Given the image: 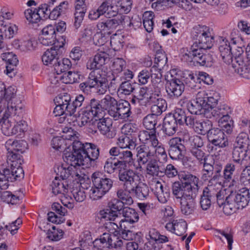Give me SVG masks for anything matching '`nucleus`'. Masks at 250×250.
I'll return each instance as SVG.
<instances>
[{
    "mask_svg": "<svg viewBox=\"0 0 250 250\" xmlns=\"http://www.w3.org/2000/svg\"><path fill=\"white\" fill-rule=\"evenodd\" d=\"M180 181L174 182L171 186L172 193L181 205V211L185 215L192 214L195 208L194 198L199 188V179L189 173L179 175Z\"/></svg>",
    "mask_w": 250,
    "mask_h": 250,
    "instance_id": "nucleus-1",
    "label": "nucleus"
},
{
    "mask_svg": "<svg viewBox=\"0 0 250 250\" xmlns=\"http://www.w3.org/2000/svg\"><path fill=\"white\" fill-rule=\"evenodd\" d=\"M109 59V55L104 51L97 53L93 59L88 60L86 67L93 70L89 74L85 82L79 84V89L83 93L89 94L93 88H96L99 94H103L106 91L107 86V79L102 76L100 68Z\"/></svg>",
    "mask_w": 250,
    "mask_h": 250,
    "instance_id": "nucleus-2",
    "label": "nucleus"
},
{
    "mask_svg": "<svg viewBox=\"0 0 250 250\" xmlns=\"http://www.w3.org/2000/svg\"><path fill=\"white\" fill-rule=\"evenodd\" d=\"M208 48V46L202 45L196 41L191 46V51L186 53L184 57L187 61L193 62L194 64L210 67L213 59L211 54L207 53L206 49Z\"/></svg>",
    "mask_w": 250,
    "mask_h": 250,
    "instance_id": "nucleus-3",
    "label": "nucleus"
},
{
    "mask_svg": "<svg viewBox=\"0 0 250 250\" xmlns=\"http://www.w3.org/2000/svg\"><path fill=\"white\" fill-rule=\"evenodd\" d=\"M93 187L89 190V197L98 200L107 193L113 186V181L100 172L93 173L91 176Z\"/></svg>",
    "mask_w": 250,
    "mask_h": 250,
    "instance_id": "nucleus-4",
    "label": "nucleus"
},
{
    "mask_svg": "<svg viewBox=\"0 0 250 250\" xmlns=\"http://www.w3.org/2000/svg\"><path fill=\"white\" fill-rule=\"evenodd\" d=\"M223 192L215 185H208L205 187L201 196L200 204L201 208L204 210L209 209L211 204L217 202L220 207L223 204Z\"/></svg>",
    "mask_w": 250,
    "mask_h": 250,
    "instance_id": "nucleus-5",
    "label": "nucleus"
},
{
    "mask_svg": "<svg viewBox=\"0 0 250 250\" xmlns=\"http://www.w3.org/2000/svg\"><path fill=\"white\" fill-rule=\"evenodd\" d=\"M17 89L15 86H10L7 88L3 83L0 84V97H3L7 102L5 111L9 112L21 110V100L17 97Z\"/></svg>",
    "mask_w": 250,
    "mask_h": 250,
    "instance_id": "nucleus-6",
    "label": "nucleus"
},
{
    "mask_svg": "<svg viewBox=\"0 0 250 250\" xmlns=\"http://www.w3.org/2000/svg\"><path fill=\"white\" fill-rule=\"evenodd\" d=\"M18 111H14L9 112L8 111H5V114L0 119L1 129L5 135L10 136L17 134L16 122L20 123V119L17 117Z\"/></svg>",
    "mask_w": 250,
    "mask_h": 250,
    "instance_id": "nucleus-7",
    "label": "nucleus"
},
{
    "mask_svg": "<svg viewBox=\"0 0 250 250\" xmlns=\"http://www.w3.org/2000/svg\"><path fill=\"white\" fill-rule=\"evenodd\" d=\"M117 103L118 102L115 98L109 95H106L100 101L93 98L89 102L90 106H92V108L96 112V113L97 116L99 114H102L103 110H107L108 114L111 116V112L115 109Z\"/></svg>",
    "mask_w": 250,
    "mask_h": 250,
    "instance_id": "nucleus-8",
    "label": "nucleus"
},
{
    "mask_svg": "<svg viewBox=\"0 0 250 250\" xmlns=\"http://www.w3.org/2000/svg\"><path fill=\"white\" fill-rule=\"evenodd\" d=\"M230 113V108L227 105L221 104L207 109L205 113V115L208 118L213 117L215 119H219L218 122L223 123L229 121Z\"/></svg>",
    "mask_w": 250,
    "mask_h": 250,
    "instance_id": "nucleus-9",
    "label": "nucleus"
},
{
    "mask_svg": "<svg viewBox=\"0 0 250 250\" xmlns=\"http://www.w3.org/2000/svg\"><path fill=\"white\" fill-rule=\"evenodd\" d=\"M208 141L215 146L224 148L229 146L227 137L224 131L217 127H210L207 133Z\"/></svg>",
    "mask_w": 250,
    "mask_h": 250,
    "instance_id": "nucleus-10",
    "label": "nucleus"
},
{
    "mask_svg": "<svg viewBox=\"0 0 250 250\" xmlns=\"http://www.w3.org/2000/svg\"><path fill=\"white\" fill-rule=\"evenodd\" d=\"M83 154L84 157V167L86 168L92 166L99 156V149L92 143H85Z\"/></svg>",
    "mask_w": 250,
    "mask_h": 250,
    "instance_id": "nucleus-11",
    "label": "nucleus"
},
{
    "mask_svg": "<svg viewBox=\"0 0 250 250\" xmlns=\"http://www.w3.org/2000/svg\"><path fill=\"white\" fill-rule=\"evenodd\" d=\"M118 177L120 181L123 182L124 188L126 192H127L135 184L139 182L141 179L139 176L133 170L125 169L120 170Z\"/></svg>",
    "mask_w": 250,
    "mask_h": 250,
    "instance_id": "nucleus-12",
    "label": "nucleus"
},
{
    "mask_svg": "<svg viewBox=\"0 0 250 250\" xmlns=\"http://www.w3.org/2000/svg\"><path fill=\"white\" fill-rule=\"evenodd\" d=\"M205 95L204 91L198 92L195 100L190 101L188 104L187 108L192 114L200 115L204 114L208 108H206L205 100L202 96Z\"/></svg>",
    "mask_w": 250,
    "mask_h": 250,
    "instance_id": "nucleus-13",
    "label": "nucleus"
},
{
    "mask_svg": "<svg viewBox=\"0 0 250 250\" xmlns=\"http://www.w3.org/2000/svg\"><path fill=\"white\" fill-rule=\"evenodd\" d=\"M111 112L110 116L115 121L125 119L130 116L131 113L130 104L127 101L120 100L116 105L115 109Z\"/></svg>",
    "mask_w": 250,
    "mask_h": 250,
    "instance_id": "nucleus-14",
    "label": "nucleus"
},
{
    "mask_svg": "<svg viewBox=\"0 0 250 250\" xmlns=\"http://www.w3.org/2000/svg\"><path fill=\"white\" fill-rule=\"evenodd\" d=\"M184 89L185 85L179 79L172 78L166 81V90L168 95L171 98L180 96Z\"/></svg>",
    "mask_w": 250,
    "mask_h": 250,
    "instance_id": "nucleus-15",
    "label": "nucleus"
},
{
    "mask_svg": "<svg viewBox=\"0 0 250 250\" xmlns=\"http://www.w3.org/2000/svg\"><path fill=\"white\" fill-rule=\"evenodd\" d=\"M39 38L40 42L45 46L57 45L55 25L48 24L42 29Z\"/></svg>",
    "mask_w": 250,
    "mask_h": 250,
    "instance_id": "nucleus-16",
    "label": "nucleus"
},
{
    "mask_svg": "<svg viewBox=\"0 0 250 250\" xmlns=\"http://www.w3.org/2000/svg\"><path fill=\"white\" fill-rule=\"evenodd\" d=\"M150 188L160 203L164 204L167 201L169 197V192L166 188H164L160 181L157 179H153L150 184Z\"/></svg>",
    "mask_w": 250,
    "mask_h": 250,
    "instance_id": "nucleus-17",
    "label": "nucleus"
},
{
    "mask_svg": "<svg viewBox=\"0 0 250 250\" xmlns=\"http://www.w3.org/2000/svg\"><path fill=\"white\" fill-rule=\"evenodd\" d=\"M90 103L78 113L76 126L82 127L88 124L92 118L97 116Z\"/></svg>",
    "mask_w": 250,
    "mask_h": 250,
    "instance_id": "nucleus-18",
    "label": "nucleus"
},
{
    "mask_svg": "<svg viewBox=\"0 0 250 250\" xmlns=\"http://www.w3.org/2000/svg\"><path fill=\"white\" fill-rule=\"evenodd\" d=\"M239 209H243L248 206L250 200V190L246 188L240 189L234 194L230 195Z\"/></svg>",
    "mask_w": 250,
    "mask_h": 250,
    "instance_id": "nucleus-19",
    "label": "nucleus"
},
{
    "mask_svg": "<svg viewBox=\"0 0 250 250\" xmlns=\"http://www.w3.org/2000/svg\"><path fill=\"white\" fill-rule=\"evenodd\" d=\"M52 208L54 212L50 211L48 213V221L57 224L63 223L64 221L63 216L67 212V209L58 203H53L52 205Z\"/></svg>",
    "mask_w": 250,
    "mask_h": 250,
    "instance_id": "nucleus-20",
    "label": "nucleus"
},
{
    "mask_svg": "<svg viewBox=\"0 0 250 250\" xmlns=\"http://www.w3.org/2000/svg\"><path fill=\"white\" fill-rule=\"evenodd\" d=\"M136 150L139 165H146L152 157H154L153 147H149L147 145H141L136 147Z\"/></svg>",
    "mask_w": 250,
    "mask_h": 250,
    "instance_id": "nucleus-21",
    "label": "nucleus"
},
{
    "mask_svg": "<svg viewBox=\"0 0 250 250\" xmlns=\"http://www.w3.org/2000/svg\"><path fill=\"white\" fill-rule=\"evenodd\" d=\"M62 47V45H55L50 49L44 52L42 56V61L44 64L54 65L60 55V49Z\"/></svg>",
    "mask_w": 250,
    "mask_h": 250,
    "instance_id": "nucleus-22",
    "label": "nucleus"
},
{
    "mask_svg": "<svg viewBox=\"0 0 250 250\" xmlns=\"http://www.w3.org/2000/svg\"><path fill=\"white\" fill-rule=\"evenodd\" d=\"M2 59L6 62V73L10 78L15 76L16 73V67L19 60L17 56L12 52H7L2 54Z\"/></svg>",
    "mask_w": 250,
    "mask_h": 250,
    "instance_id": "nucleus-23",
    "label": "nucleus"
},
{
    "mask_svg": "<svg viewBox=\"0 0 250 250\" xmlns=\"http://www.w3.org/2000/svg\"><path fill=\"white\" fill-rule=\"evenodd\" d=\"M99 125V130L101 134L109 139L115 137L116 132L112 126V122L110 119L104 118L102 114L100 115Z\"/></svg>",
    "mask_w": 250,
    "mask_h": 250,
    "instance_id": "nucleus-24",
    "label": "nucleus"
},
{
    "mask_svg": "<svg viewBox=\"0 0 250 250\" xmlns=\"http://www.w3.org/2000/svg\"><path fill=\"white\" fill-rule=\"evenodd\" d=\"M63 159L69 165L73 167H84V157L82 153L76 151H66L64 154Z\"/></svg>",
    "mask_w": 250,
    "mask_h": 250,
    "instance_id": "nucleus-25",
    "label": "nucleus"
},
{
    "mask_svg": "<svg viewBox=\"0 0 250 250\" xmlns=\"http://www.w3.org/2000/svg\"><path fill=\"white\" fill-rule=\"evenodd\" d=\"M166 228L177 235L182 236L186 232L187 224L182 219L173 220L166 224Z\"/></svg>",
    "mask_w": 250,
    "mask_h": 250,
    "instance_id": "nucleus-26",
    "label": "nucleus"
},
{
    "mask_svg": "<svg viewBox=\"0 0 250 250\" xmlns=\"http://www.w3.org/2000/svg\"><path fill=\"white\" fill-rule=\"evenodd\" d=\"M115 238L118 239L115 236L112 238L111 234L109 233H104L99 239H96L93 241L94 248L101 250L109 249L112 245V241H115Z\"/></svg>",
    "mask_w": 250,
    "mask_h": 250,
    "instance_id": "nucleus-27",
    "label": "nucleus"
},
{
    "mask_svg": "<svg viewBox=\"0 0 250 250\" xmlns=\"http://www.w3.org/2000/svg\"><path fill=\"white\" fill-rule=\"evenodd\" d=\"M85 0H75L74 26L76 29H78L80 27L86 11V4L85 3Z\"/></svg>",
    "mask_w": 250,
    "mask_h": 250,
    "instance_id": "nucleus-28",
    "label": "nucleus"
},
{
    "mask_svg": "<svg viewBox=\"0 0 250 250\" xmlns=\"http://www.w3.org/2000/svg\"><path fill=\"white\" fill-rule=\"evenodd\" d=\"M250 149L233 146L232 150V161L237 164L242 165L246 158L250 155Z\"/></svg>",
    "mask_w": 250,
    "mask_h": 250,
    "instance_id": "nucleus-29",
    "label": "nucleus"
},
{
    "mask_svg": "<svg viewBox=\"0 0 250 250\" xmlns=\"http://www.w3.org/2000/svg\"><path fill=\"white\" fill-rule=\"evenodd\" d=\"M127 192L134 194L140 200L146 199L149 195V188L146 184L141 182H137Z\"/></svg>",
    "mask_w": 250,
    "mask_h": 250,
    "instance_id": "nucleus-30",
    "label": "nucleus"
},
{
    "mask_svg": "<svg viewBox=\"0 0 250 250\" xmlns=\"http://www.w3.org/2000/svg\"><path fill=\"white\" fill-rule=\"evenodd\" d=\"M162 130L168 136L174 135L178 130V124L172 114L167 115L164 119Z\"/></svg>",
    "mask_w": 250,
    "mask_h": 250,
    "instance_id": "nucleus-31",
    "label": "nucleus"
},
{
    "mask_svg": "<svg viewBox=\"0 0 250 250\" xmlns=\"http://www.w3.org/2000/svg\"><path fill=\"white\" fill-rule=\"evenodd\" d=\"M28 144L24 140L14 141L9 139L5 144L7 151H14L16 152L22 153L27 148Z\"/></svg>",
    "mask_w": 250,
    "mask_h": 250,
    "instance_id": "nucleus-32",
    "label": "nucleus"
},
{
    "mask_svg": "<svg viewBox=\"0 0 250 250\" xmlns=\"http://www.w3.org/2000/svg\"><path fill=\"white\" fill-rule=\"evenodd\" d=\"M232 67L240 77L250 80V61L248 59L243 62L239 60V63L232 65Z\"/></svg>",
    "mask_w": 250,
    "mask_h": 250,
    "instance_id": "nucleus-33",
    "label": "nucleus"
},
{
    "mask_svg": "<svg viewBox=\"0 0 250 250\" xmlns=\"http://www.w3.org/2000/svg\"><path fill=\"white\" fill-rule=\"evenodd\" d=\"M121 214L124 217L120 221L119 224L123 222L126 225H128V223L133 224L138 222L139 217L138 213L133 208L125 207L122 211Z\"/></svg>",
    "mask_w": 250,
    "mask_h": 250,
    "instance_id": "nucleus-34",
    "label": "nucleus"
},
{
    "mask_svg": "<svg viewBox=\"0 0 250 250\" xmlns=\"http://www.w3.org/2000/svg\"><path fill=\"white\" fill-rule=\"evenodd\" d=\"M231 49L228 41L223 39L220 43L219 50L223 60L228 64H229L232 61V52Z\"/></svg>",
    "mask_w": 250,
    "mask_h": 250,
    "instance_id": "nucleus-35",
    "label": "nucleus"
},
{
    "mask_svg": "<svg viewBox=\"0 0 250 250\" xmlns=\"http://www.w3.org/2000/svg\"><path fill=\"white\" fill-rule=\"evenodd\" d=\"M102 4L104 14H106L109 18H115L119 15L118 12L120 10L117 4L116 0H108L103 2Z\"/></svg>",
    "mask_w": 250,
    "mask_h": 250,
    "instance_id": "nucleus-36",
    "label": "nucleus"
},
{
    "mask_svg": "<svg viewBox=\"0 0 250 250\" xmlns=\"http://www.w3.org/2000/svg\"><path fill=\"white\" fill-rule=\"evenodd\" d=\"M72 66L71 62L68 59L60 58L53 66L57 75H62L68 71Z\"/></svg>",
    "mask_w": 250,
    "mask_h": 250,
    "instance_id": "nucleus-37",
    "label": "nucleus"
},
{
    "mask_svg": "<svg viewBox=\"0 0 250 250\" xmlns=\"http://www.w3.org/2000/svg\"><path fill=\"white\" fill-rule=\"evenodd\" d=\"M236 166L235 164L232 162L227 163L223 170L224 181L225 182H230L232 183V185H236L237 181L234 179V173L235 172Z\"/></svg>",
    "mask_w": 250,
    "mask_h": 250,
    "instance_id": "nucleus-38",
    "label": "nucleus"
},
{
    "mask_svg": "<svg viewBox=\"0 0 250 250\" xmlns=\"http://www.w3.org/2000/svg\"><path fill=\"white\" fill-rule=\"evenodd\" d=\"M171 1L172 3L177 4L179 7L185 10H190L192 8V5L188 0H161L152 3V8H156L158 6H162L166 2Z\"/></svg>",
    "mask_w": 250,
    "mask_h": 250,
    "instance_id": "nucleus-39",
    "label": "nucleus"
},
{
    "mask_svg": "<svg viewBox=\"0 0 250 250\" xmlns=\"http://www.w3.org/2000/svg\"><path fill=\"white\" fill-rule=\"evenodd\" d=\"M146 165V173L149 176H158L160 173H164V169H161L158 161L155 159H150Z\"/></svg>",
    "mask_w": 250,
    "mask_h": 250,
    "instance_id": "nucleus-40",
    "label": "nucleus"
},
{
    "mask_svg": "<svg viewBox=\"0 0 250 250\" xmlns=\"http://www.w3.org/2000/svg\"><path fill=\"white\" fill-rule=\"evenodd\" d=\"M223 204L221 207L223 206V210L224 213L227 215H230L235 213L238 209H239L235 203L233 201V199H230V196L228 197L225 198L223 194Z\"/></svg>",
    "mask_w": 250,
    "mask_h": 250,
    "instance_id": "nucleus-41",
    "label": "nucleus"
},
{
    "mask_svg": "<svg viewBox=\"0 0 250 250\" xmlns=\"http://www.w3.org/2000/svg\"><path fill=\"white\" fill-rule=\"evenodd\" d=\"M127 17L125 15L119 14L116 17L111 19H108L110 31L108 32V35H110L118 27L123 26L125 23V20Z\"/></svg>",
    "mask_w": 250,
    "mask_h": 250,
    "instance_id": "nucleus-42",
    "label": "nucleus"
},
{
    "mask_svg": "<svg viewBox=\"0 0 250 250\" xmlns=\"http://www.w3.org/2000/svg\"><path fill=\"white\" fill-rule=\"evenodd\" d=\"M17 31L18 27L14 24H6L5 22L0 23V32L5 38H12Z\"/></svg>",
    "mask_w": 250,
    "mask_h": 250,
    "instance_id": "nucleus-43",
    "label": "nucleus"
},
{
    "mask_svg": "<svg viewBox=\"0 0 250 250\" xmlns=\"http://www.w3.org/2000/svg\"><path fill=\"white\" fill-rule=\"evenodd\" d=\"M185 151V146H181L174 147H169L168 154L172 160L182 159L183 165L185 166L187 165L185 163L188 160L187 157L183 158V152Z\"/></svg>",
    "mask_w": 250,
    "mask_h": 250,
    "instance_id": "nucleus-44",
    "label": "nucleus"
},
{
    "mask_svg": "<svg viewBox=\"0 0 250 250\" xmlns=\"http://www.w3.org/2000/svg\"><path fill=\"white\" fill-rule=\"evenodd\" d=\"M168 238L166 236H162L161 239L155 241L148 240L145 244L146 250H160L163 247V243L167 242Z\"/></svg>",
    "mask_w": 250,
    "mask_h": 250,
    "instance_id": "nucleus-45",
    "label": "nucleus"
},
{
    "mask_svg": "<svg viewBox=\"0 0 250 250\" xmlns=\"http://www.w3.org/2000/svg\"><path fill=\"white\" fill-rule=\"evenodd\" d=\"M234 146L250 149L249 135L245 132L240 133L236 138Z\"/></svg>",
    "mask_w": 250,
    "mask_h": 250,
    "instance_id": "nucleus-46",
    "label": "nucleus"
},
{
    "mask_svg": "<svg viewBox=\"0 0 250 250\" xmlns=\"http://www.w3.org/2000/svg\"><path fill=\"white\" fill-rule=\"evenodd\" d=\"M182 78L185 83L191 88L196 87L197 81L199 80L198 75H194L193 73L188 70H186L183 73Z\"/></svg>",
    "mask_w": 250,
    "mask_h": 250,
    "instance_id": "nucleus-47",
    "label": "nucleus"
},
{
    "mask_svg": "<svg viewBox=\"0 0 250 250\" xmlns=\"http://www.w3.org/2000/svg\"><path fill=\"white\" fill-rule=\"evenodd\" d=\"M7 162L9 165L8 167H14L17 165H21L23 160L22 156L20 153L15 152L14 151H7Z\"/></svg>",
    "mask_w": 250,
    "mask_h": 250,
    "instance_id": "nucleus-48",
    "label": "nucleus"
},
{
    "mask_svg": "<svg viewBox=\"0 0 250 250\" xmlns=\"http://www.w3.org/2000/svg\"><path fill=\"white\" fill-rule=\"evenodd\" d=\"M42 13V10L40 9V6L38 9H28L24 12V15L29 22L32 23H37L41 20L40 14Z\"/></svg>",
    "mask_w": 250,
    "mask_h": 250,
    "instance_id": "nucleus-49",
    "label": "nucleus"
},
{
    "mask_svg": "<svg viewBox=\"0 0 250 250\" xmlns=\"http://www.w3.org/2000/svg\"><path fill=\"white\" fill-rule=\"evenodd\" d=\"M50 187L52 192L54 195H57L59 193H64V192H65V190L67 189L68 185L62 183L57 177H55L50 185Z\"/></svg>",
    "mask_w": 250,
    "mask_h": 250,
    "instance_id": "nucleus-50",
    "label": "nucleus"
},
{
    "mask_svg": "<svg viewBox=\"0 0 250 250\" xmlns=\"http://www.w3.org/2000/svg\"><path fill=\"white\" fill-rule=\"evenodd\" d=\"M40 9L42 10V14L49 15V19L51 20H56L61 15L55 7L51 10L49 5L42 4L40 6Z\"/></svg>",
    "mask_w": 250,
    "mask_h": 250,
    "instance_id": "nucleus-51",
    "label": "nucleus"
},
{
    "mask_svg": "<svg viewBox=\"0 0 250 250\" xmlns=\"http://www.w3.org/2000/svg\"><path fill=\"white\" fill-rule=\"evenodd\" d=\"M212 126V123L210 121L208 120H206L204 121L200 120L198 124H197V126L195 128L194 131L198 134L205 135L207 134L208 129L210 127H211Z\"/></svg>",
    "mask_w": 250,
    "mask_h": 250,
    "instance_id": "nucleus-52",
    "label": "nucleus"
},
{
    "mask_svg": "<svg viewBox=\"0 0 250 250\" xmlns=\"http://www.w3.org/2000/svg\"><path fill=\"white\" fill-rule=\"evenodd\" d=\"M80 75L78 73L67 71L61 75V79H62V82L64 83H73L76 82L79 79Z\"/></svg>",
    "mask_w": 250,
    "mask_h": 250,
    "instance_id": "nucleus-53",
    "label": "nucleus"
},
{
    "mask_svg": "<svg viewBox=\"0 0 250 250\" xmlns=\"http://www.w3.org/2000/svg\"><path fill=\"white\" fill-rule=\"evenodd\" d=\"M190 152L200 164L202 165L207 162L208 155H206L205 150L199 148H191Z\"/></svg>",
    "mask_w": 250,
    "mask_h": 250,
    "instance_id": "nucleus-54",
    "label": "nucleus"
},
{
    "mask_svg": "<svg viewBox=\"0 0 250 250\" xmlns=\"http://www.w3.org/2000/svg\"><path fill=\"white\" fill-rule=\"evenodd\" d=\"M246 59H248V58H246V56L244 53L243 48L241 47H236V48L233 51L232 61L230 63H232V66L238 63L239 62V60H241L242 62H243Z\"/></svg>",
    "mask_w": 250,
    "mask_h": 250,
    "instance_id": "nucleus-55",
    "label": "nucleus"
},
{
    "mask_svg": "<svg viewBox=\"0 0 250 250\" xmlns=\"http://www.w3.org/2000/svg\"><path fill=\"white\" fill-rule=\"evenodd\" d=\"M157 120L158 118L156 116L148 114L144 118L143 125L146 129L156 131L155 125L157 124Z\"/></svg>",
    "mask_w": 250,
    "mask_h": 250,
    "instance_id": "nucleus-56",
    "label": "nucleus"
},
{
    "mask_svg": "<svg viewBox=\"0 0 250 250\" xmlns=\"http://www.w3.org/2000/svg\"><path fill=\"white\" fill-rule=\"evenodd\" d=\"M121 232L120 237L125 240H132L134 237V233L129 229V226L125 224L122 221L120 224Z\"/></svg>",
    "mask_w": 250,
    "mask_h": 250,
    "instance_id": "nucleus-57",
    "label": "nucleus"
},
{
    "mask_svg": "<svg viewBox=\"0 0 250 250\" xmlns=\"http://www.w3.org/2000/svg\"><path fill=\"white\" fill-rule=\"evenodd\" d=\"M126 67L125 61L122 58H115L114 59L112 65L113 73L118 74L122 72Z\"/></svg>",
    "mask_w": 250,
    "mask_h": 250,
    "instance_id": "nucleus-58",
    "label": "nucleus"
},
{
    "mask_svg": "<svg viewBox=\"0 0 250 250\" xmlns=\"http://www.w3.org/2000/svg\"><path fill=\"white\" fill-rule=\"evenodd\" d=\"M172 116L176 122L180 125H183L184 123L186 124L188 116L186 115L185 111L181 108H177Z\"/></svg>",
    "mask_w": 250,
    "mask_h": 250,
    "instance_id": "nucleus-59",
    "label": "nucleus"
},
{
    "mask_svg": "<svg viewBox=\"0 0 250 250\" xmlns=\"http://www.w3.org/2000/svg\"><path fill=\"white\" fill-rule=\"evenodd\" d=\"M152 83L153 89L152 90V93H154L155 95L159 97L161 96V91L163 88V83L161 81V77L157 76L155 79L153 78V76H151Z\"/></svg>",
    "mask_w": 250,
    "mask_h": 250,
    "instance_id": "nucleus-60",
    "label": "nucleus"
},
{
    "mask_svg": "<svg viewBox=\"0 0 250 250\" xmlns=\"http://www.w3.org/2000/svg\"><path fill=\"white\" fill-rule=\"evenodd\" d=\"M123 36L116 34L110 37V43L115 50H119L123 46Z\"/></svg>",
    "mask_w": 250,
    "mask_h": 250,
    "instance_id": "nucleus-61",
    "label": "nucleus"
},
{
    "mask_svg": "<svg viewBox=\"0 0 250 250\" xmlns=\"http://www.w3.org/2000/svg\"><path fill=\"white\" fill-rule=\"evenodd\" d=\"M135 90V88L128 80L122 82L118 88V91L121 94L129 95Z\"/></svg>",
    "mask_w": 250,
    "mask_h": 250,
    "instance_id": "nucleus-62",
    "label": "nucleus"
},
{
    "mask_svg": "<svg viewBox=\"0 0 250 250\" xmlns=\"http://www.w3.org/2000/svg\"><path fill=\"white\" fill-rule=\"evenodd\" d=\"M17 117H19L20 120V123L19 122H16V127L17 128L18 136H21L27 130V125L26 122L22 119V114L21 110L17 112Z\"/></svg>",
    "mask_w": 250,
    "mask_h": 250,
    "instance_id": "nucleus-63",
    "label": "nucleus"
},
{
    "mask_svg": "<svg viewBox=\"0 0 250 250\" xmlns=\"http://www.w3.org/2000/svg\"><path fill=\"white\" fill-rule=\"evenodd\" d=\"M239 181L244 186L250 184V166H246L242 170L240 177Z\"/></svg>",
    "mask_w": 250,
    "mask_h": 250,
    "instance_id": "nucleus-64",
    "label": "nucleus"
}]
</instances>
